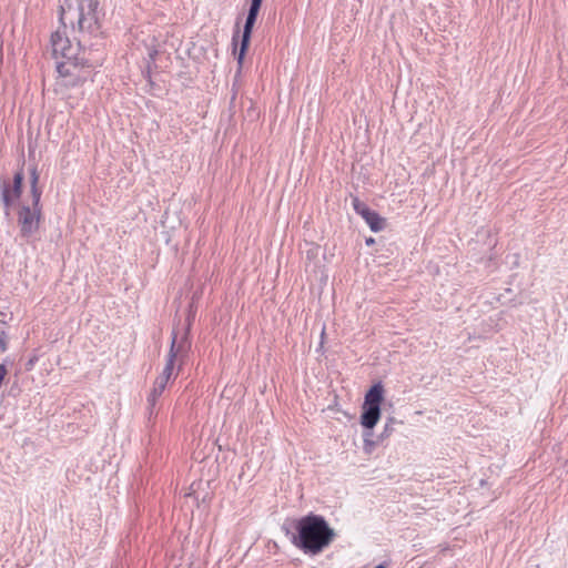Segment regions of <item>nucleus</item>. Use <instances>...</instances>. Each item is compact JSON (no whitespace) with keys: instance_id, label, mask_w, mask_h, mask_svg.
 Masks as SVG:
<instances>
[{"instance_id":"f257e3e1","label":"nucleus","mask_w":568,"mask_h":568,"mask_svg":"<svg viewBox=\"0 0 568 568\" xmlns=\"http://www.w3.org/2000/svg\"><path fill=\"white\" fill-rule=\"evenodd\" d=\"M65 30L61 26L51 34V50L58 61L57 70L64 85L77 87L85 82L88 69L91 65L83 55L80 42L71 41Z\"/></svg>"},{"instance_id":"f03ea898","label":"nucleus","mask_w":568,"mask_h":568,"mask_svg":"<svg viewBox=\"0 0 568 568\" xmlns=\"http://www.w3.org/2000/svg\"><path fill=\"white\" fill-rule=\"evenodd\" d=\"M59 20L63 29L82 36H95L102 27L100 0H59Z\"/></svg>"},{"instance_id":"7ed1b4c3","label":"nucleus","mask_w":568,"mask_h":568,"mask_svg":"<svg viewBox=\"0 0 568 568\" xmlns=\"http://www.w3.org/2000/svg\"><path fill=\"white\" fill-rule=\"evenodd\" d=\"M297 535L293 542L296 547L308 554H320L328 547L335 538V531L324 517L310 514L296 521Z\"/></svg>"},{"instance_id":"20e7f679","label":"nucleus","mask_w":568,"mask_h":568,"mask_svg":"<svg viewBox=\"0 0 568 568\" xmlns=\"http://www.w3.org/2000/svg\"><path fill=\"white\" fill-rule=\"evenodd\" d=\"M42 191L39 186V173L37 168H32L30 178L31 203L21 202L17 210V222L20 229V235L29 239L36 234L41 225L43 215L40 203Z\"/></svg>"},{"instance_id":"39448f33","label":"nucleus","mask_w":568,"mask_h":568,"mask_svg":"<svg viewBox=\"0 0 568 568\" xmlns=\"http://www.w3.org/2000/svg\"><path fill=\"white\" fill-rule=\"evenodd\" d=\"M385 388L381 382L374 384L365 394L361 424L365 428H374L381 418V405L384 402Z\"/></svg>"},{"instance_id":"423d86ee","label":"nucleus","mask_w":568,"mask_h":568,"mask_svg":"<svg viewBox=\"0 0 568 568\" xmlns=\"http://www.w3.org/2000/svg\"><path fill=\"white\" fill-rule=\"evenodd\" d=\"M175 343H176V335H173L172 338V345L168 355L166 364L162 371V373L156 377L153 387L151 389L149 402L151 405H154L156 399L162 395L164 392L168 383L173 377V371H174V364L176 358V349H175Z\"/></svg>"},{"instance_id":"0eeeda50","label":"nucleus","mask_w":568,"mask_h":568,"mask_svg":"<svg viewBox=\"0 0 568 568\" xmlns=\"http://www.w3.org/2000/svg\"><path fill=\"white\" fill-rule=\"evenodd\" d=\"M262 4V0H251V7L248 10V14L245 21L242 40H241V47L239 52L236 51V47L234 48V53L236 54V60L239 64V69H242L243 61L246 54V51L250 45L251 34L254 27V23L256 21L260 8Z\"/></svg>"},{"instance_id":"6e6552de","label":"nucleus","mask_w":568,"mask_h":568,"mask_svg":"<svg viewBox=\"0 0 568 568\" xmlns=\"http://www.w3.org/2000/svg\"><path fill=\"white\" fill-rule=\"evenodd\" d=\"M352 204L355 212L365 220L373 232H379L385 227L386 220L382 217L377 212L371 210L358 197H354Z\"/></svg>"},{"instance_id":"1a4fd4ad","label":"nucleus","mask_w":568,"mask_h":568,"mask_svg":"<svg viewBox=\"0 0 568 568\" xmlns=\"http://www.w3.org/2000/svg\"><path fill=\"white\" fill-rule=\"evenodd\" d=\"M23 172L18 171L14 174L12 183H3L1 186V196L6 207L13 205L22 193Z\"/></svg>"},{"instance_id":"9d476101","label":"nucleus","mask_w":568,"mask_h":568,"mask_svg":"<svg viewBox=\"0 0 568 568\" xmlns=\"http://www.w3.org/2000/svg\"><path fill=\"white\" fill-rule=\"evenodd\" d=\"M7 349V343L3 337H0V351L4 352Z\"/></svg>"},{"instance_id":"9b49d317","label":"nucleus","mask_w":568,"mask_h":568,"mask_svg":"<svg viewBox=\"0 0 568 568\" xmlns=\"http://www.w3.org/2000/svg\"><path fill=\"white\" fill-rule=\"evenodd\" d=\"M366 243L369 245V244H373L374 243V240L373 239H368L366 240Z\"/></svg>"},{"instance_id":"f8f14e48","label":"nucleus","mask_w":568,"mask_h":568,"mask_svg":"<svg viewBox=\"0 0 568 568\" xmlns=\"http://www.w3.org/2000/svg\"><path fill=\"white\" fill-rule=\"evenodd\" d=\"M155 54H156V51H154L153 53H151V54H150L151 59H154Z\"/></svg>"},{"instance_id":"ddd939ff","label":"nucleus","mask_w":568,"mask_h":568,"mask_svg":"<svg viewBox=\"0 0 568 568\" xmlns=\"http://www.w3.org/2000/svg\"><path fill=\"white\" fill-rule=\"evenodd\" d=\"M375 568H385L383 565H378Z\"/></svg>"}]
</instances>
